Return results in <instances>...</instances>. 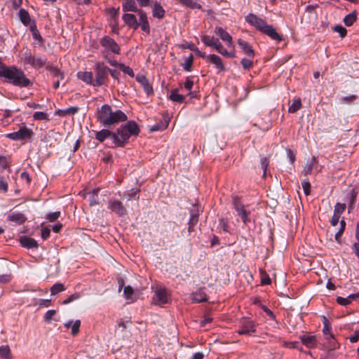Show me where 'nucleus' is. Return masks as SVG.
<instances>
[{"label":"nucleus","instance_id":"1","mask_svg":"<svg viewBox=\"0 0 359 359\" xmlns=\"http://www.w3.org/2000/svg\"><path fill=\"white\" fill-rule=\"evenodd\" d=\"M97 121L105 127H110L127 120L126 114L120 109L113 111L109 104L102 105L96 114Z\"/></svg>","mask_w":359,"mask_h":359},{"label":"nucleus","instance_id":"2","mask_svg":"<svg viewBox=\"0 0 359 359\" xmlns=\"http://www.w3.org/2000/svg\"><path fill=\"white\" fill-rule=\"evenodd\" d=\"M0 76L6 78L11 83L16 86L27 87L31 83L30 80L26 78L24 72L14 66H1Z\"/></svg>","mask_w":359,"mask_h":359},{"label":"nucleus","instance_id":"3","mask_svg":"<svg viewBox=\"0 0 359 359\" xmlns=\"http://www.w3.org/2000/svg\"><path fill=\"white\" fill-rule=\"evenodd\" d=\"M140 128L135 121H128L113 133V140L116 147H123L131 135H137Z\"/></svg>","mask_w":359,"mask_h":359},{"label":"nucleus","instance_id":"4","mask_svg":"<svg viewBox=\"0 0 359 359\" xmlns=\"http://www.w3.org/2000/svg\"><path fill=\"white\" fill-rule=\"evenodd\" d=\"M245 20L250 25L256 27L262 33L269 36L271 39L277 41H281L283 38L280 35L271 25H267L265 20L257 17L256 15L250 13L245 17Z\"/></svg>","mask_w":359,"mask_h":359},{"label":"nucleus","instance_id":"5","mask_svg":"<svg viewBox=\"0 0 359 359\" xmlns=\"http://www.w3.org/2000/svg\"><path fill=\"white\" fill-rule=\"evenodd\" d=\"M233 207L237 212V215L241 217L243 222L247 224L250 222L248 216L250 212L247 209L246 206L243 205L238 196H234L232 201Z\"/></svg>","mask_w":359,"mask_h":359},{"label":"nucleus","instance_id":"6","mask_svg":"<svg viewBox=\"0 0 359 359\" xmlns=\"http://www.w3.org/2000/svg\"><path fill=\"white\" fill-rule=\"evenodd\" d=\"M109 68L103 64H98L96 68L95 80L93 86H100L105 83L107 80Z\"/></svg>","mask_w":359,"mask_h":359},{"label":"nucleus","instance_id":"7","mask_svg":"<svg viewBox=\"0 0 359 359\" xmlns=\"http://www.w3.org/2000/svg\"><path fill=\"white\" fill-rule=\"evenodd\" d=\"M100 43L102 47L105 49V51H111L115 54H120L121 48L112 38L105 36L100 39Z\"/></svg>","mask_w":359,"mask_h":359},{"label":"nucleus","instance_id":"8","mask_svg":"<svg viewBox=\"0 0 359 359\" xmlns=\"http://www.w3.org/2000/svg\"><path fill=\"white\" fill-rule=\"evenodd\" d=\"M32 135V130L24 126L18 131L9 133L6 136L13 140H25L31 138Z\"/></svg>","mask_w":359,"mask_h":359},{"label":"nucleus","instance_id":"9","mask_svg":"<svg viewBox=\"0 0 359 359\" xmlns=\"http://www.w3.org/2000/svg\"><path fill=\"white\" fill-rule=\"evenodd\" d=\"M108 208L118 217H122L127 213L126 208L122 202L116 199H112L109 201Z\"/></svg>","mask_w":359,"mask_h":359},{"label":"nucleus","instance_id":"10","mask_svg":"<svg viewBox=\"0 0 359 359\" xmlns=\"http://www.w3.org/2000/svg\"><path fill=\"white\" fill-rule=\"evenodd\" d=\"M313 170H316L317 172H319L321 170L320 168H318V161L316 156H313L307 161L302 171V174L304 176L307 177L312 173Z\"/></svg>","mask_w":359,"mask_h":359},{"label":"nucleus","instance_id":"11","mask_svg":"<svg viewBox=\"0 0 359 359\" xmlns=\"http://www.w3.org/2000/svg\"><path fill=\"white\" fill-rule=\"evenodd\" d=\"M215 33L219 36V38L226 43L227 46L234 50V45L232 36L222 27H216L215 28Z\"/></svg>","mask_w":359,"mask_h":359},{"label":"nucleus","instance_id":"12","mask_svg":"<svg viewBox=\"0 0 359 359\" xmlns=\"http://www.w3.org/2000/svg\"><path fill=\"white\" fill-rule=\"evenodd\" d=\"M255 332V326L253 321L244 319L241 322V327L238 330L239 334H250Z\"/></svg>","mask_w":359,"mask_h":359},{"label":"nucleus","instance_id":"13","mask_svg":"<svg viewBox=\"0 0 359 359\" xmlns=\"http://www.w3.org/2000/svg\"><path fill=\"white\" fill-rule=\"evenodd\" d=\"M169 296L165 289H158L155 290V296L153 301L155 304L161 305L168 302Z\"/></svg>","mask_w":359,"mask_h":359},{"label":"nucleus","instance_id":"14","mask_svg":"<svg viewBox=\"0 0 359 359\" xmlns=\"http://www.w3.org/2000/svg\"><path fill=\"white\" fill-rule=\"evenodd\" d=\"M25 64L30 65L34 68L42 67L46 64V59L42 57H35L32 55H26L24 58Z\"/></svg>","mask_w":359,"mask_h":359},{"label":"nucleus","instance_id":"15","mask_svg":"<svg viewBox=\"0 0 359 359\" xmlns=\"http://www.w3.org/2000/svg\"><path fill=\"white\" fill-rule=\"evenodd\" d=\"M214 49H215L219 54L222 55L226 57H235L236 53L234 52V50L232 49L231 51H228L226 49H225L223 46V45L221 43L219 40L217 39L214 43L213 46L212 47Z\"/></svg>","mask_w":359,"mask_h":359},{"label":"nucleus","instance_id":"16","mask_svg":"<svg viewBox=\"0 0 359 359\" xmlns=\"http://www.w3.org/2000/svg\"><path fill=\"white\" fill-rule=\"evenodd\" d=\"M214 49H215L219 54L222 55L226 57H235L236 53L234 52V50L232 49L231 51H228L226 49H225L223 46V45L221 43L219 40L217 39L214 43L213 46L212 47Z\"/></svg>","mask_w":359,"mask_h":359},{"label":"nucleus","instance_id":"17","mask_svg":"<svg viewBox=\"0 0 359 359\" xmlns=\"http://www.w3.org/2000/svg\"><path fill=\"white\" fill-rule=\"evenodd\" d=\"M136 81L141 84V86L144 88V92L147 95H149L153 94V93H154L153 88L144 75L137 74L136 76Z\"/></svg>","mask_w":359,"mask_h":359},{"label":"nucleus","instance_id":"18","mask_svg":"<svg viewBox=\"0 0 359 359\" xmlns=\"http://www.w3.org/2000/svg\"><path fill=\"white\" fill-rule=\"evenodd\" d=\"M124 23L130 28L137 29L139 27V23L136 16L131 13H125L122 16Z\"/></svg>","mask_w":359,"mask_h":359},{"label":"nucleus","instance_id":"19","mask_svg":"<svg viewBox=\"0 0 359 359\" xmlns=\"http://www.w3.org/2000/svg\"><path fill=\"white\" fill-rule=\"evenodd\" d=\"M299 339L302 343L309 348H313L317 346V339L314 335H301Z\"/></svg>","mask_w":359,"mask_h":359},{"label":"nucleus","instance_id":"20","mask_svg":"<svg viewBox=\"0 0 359 359\" xmlns=\"http://www.w3.org/2000/svg\"><path fill=\"white\" fill-rule=\"evenodd\" d=\"M139 26L141 27L142 31L147 34L150 33L149 23L147 20V13L144 11H139Z\"/></svg>","mask_w":359,"mask_h":359},{"label":"nucleus","instance_id":"21","mask_svg":"<svg viewBox=\"0 0 359 359\" xmlns=\"http://www.w3.org/2000/svg\"><path fill=\"white\" fill-rule=\"evenodd\" d=\"M206 60H207V61L215 65V67L219 72L224 71L225 69V67L222 62V60L219 56L215 55V54H211V55H208Z\"/></svg>","mask_w":359,"mask_h":359},{"label":"nucleus","instance_id":"22","mask_svg":"<svg viewBox=\"0 0 359 359\" xmlns=\"http://www.w3.org/2000/svg\"><path fill=\"white\" fill-rule=\"evenodd\" d=\"M238 44L241 48L244 53L246 54L249 57H254L255 51L252 47L247 41L239 39L238 40Z\"/></svg>","mask_w":359,"mask_h":359},{"label":"nucleus","instance_id":"23","mask_svg":"<svg viewBox=\"0 0 359 359\" xmlns=\"http://www.w3.org/2000/svg\"><path fill=\"white\" fill-rule=\"evenodd\" d=\"M122 9L124 12H137L139 13V11L141 10L138 8L135 0H124L123 5H122Z\"/></svg>","mask_w":359,"mask_h":359},{"label":"nucleus","instance_id":"24","mask_svg":"<svg viewBox=\"0 0 359 359\" xmlns=\"http://www.w3.org/2000/svg\"><path fill=\"white\" fill-rule=\"evenodd\" d=\"M18 16L20 22L25 26H28L34 20H32L29 13L24 8L19 10Z\"/></svg>","mask_w":359,"mask_h":359},{"label":"nucleus","instance_id":"25","mask_svg":"<svg viewBox=\"0 0 359 359\" xmlns=\"http://www.w3.org/2000/svg\"><path fill=\"white\" fill-rule=\"evenodd\" d=\"M65 327L67 328L71 327V333L73 336H76L79 332V328L81 326V320H76L74 323L72 320H69L65 323Z\"/></svg>","mask_w":359,"mask_h":359},{"label":"nucleus","instance_id":"26","mask_svg":"<svg viewBox=\"0 0 359 359\" xmlns=\"http://www.w3.org/2000/svg\"><path fill=\"white\" fill-rule=\"evenodd\" d=\"M20 242L22 246L27 248H33L38 247L37 242L34 238L27 236H22L20 239Z\"/></svg>","mask_w":359,"mask_h":359},{"label":"nucleus","instance_id":"27","mask_svg":"<svg viewBox=\"0 0 359 359\" xmlns=\"http://www.w3.org/2000/svg\"><path fill=\"white\" fill-rule=\"evenodd\" d=\"M8 219L18 224H22L25 222L27 217L21 212H13L8 216Z\"/></svg>","mask_w":359,"mask_h":359},{"label":"nucleus","instance_id":"28","mask_svg":"<svg viewBox=\"0 0 359 359\" xmlns=\"http://www.w3.org/2000/svg\"><path fill=\"white\" fill-rule=\"evenodd\" d=\"M95 139L100 142H103L107 138L111 137L113 138V133L107 129H102L100 131H95Z\"/></svg>","mask_w":359,"mask_h":359},{"label":"nucleus","instance_id":"29","mask_svg":"<svg viewBox=\"0 0 359 359\" xmlns=\"http://www.w3.org/2000/svg\"><path fill=\"white\" fill-rule=\"evenodd\" d=\"M323 325H324V326L323 328V333L325 339L327 340L332 339L333 341H334V336L331 332L330 324L329 321L325 318H324Z\"/></svg>","mask_w":359,"mask_h":359},{"label":"nucleus","instance_id":"30","mask_svg":"<svg viewBox=\"0 0 359 359\" xmlns=\"http://www.w3.org/2000/svg\"><path fill=\"white\" fill-rule=\"evenodd\" d=\"M165 10L158 2H156L153 8V16L158 19H161L165 15Z\"/></svg>","mask_w":359,"mask_h":359},{"label":"nucleus","instance_id":"31","mask_svg":"<svg viewBox=\"0 0 359 359\" xmlns=\"http://www.w3.org/2000/svg\"><path fill=\"white\" fill-rule=\"evenodd\" d=\"M78 78L88 84H93V74L90 72H79Z\"/></svg>","mask_w":359,"mask_h":359},{"label":"nucleus","instance_id":"32","mask_svg":"<svg viewBox=\"0 0 359 359\" xmlns=\"http://www.w3.org/2000/svg\"><path fill=\"white\" fill-rule=\"evenodd\" d=\"M170 120L167 118H164V121L163 122H161L159 123H156L152 128L150 129L151 131H158V130H163L168 128L169 125Z\"/></svg>","mask_w":359,"mask_h":359},{"label":"nucleus","instance_id":"33","mask_svg":"<svg viewBox=\"0 0 359 359\" xmlns=\"http://www.w3.org/2000/svg\"><path fill=\"white\" fill-rule=\"evenodd\" d=\"M0 357L2 359H12L11 349L8 345L0 346Z\"/></svg>","mask_w":359,"mask_h":359},{"label":"nucleus","instance_id":"34","mask_svg":"<svg viewBox=\"0 0 359 359\" xmlns=\"http://www.w3.org/2000/svg\"><path fill=\"white\" fill-rule=\"evenodd\" d=\"M169 97L172 101L179 103L184 102L185 98L184 95L179 94L177 90H172Z\"/></svg>","mask_w":359,"mask_h":359},{"label":"nucleus","instance_id":"35","mask_svg":"<svg viewBox=\"0 0 359 359\" xmlns=\"http://www.w3.org/2000/svg\"><path fill=\"white\" fill-rule=\"evenodd\" d=\"M46 69L50 72V74L57 79L60 78V79H62L64 78L62 72H61L56 67L48 65L46 67Z\"/></svg>","mask_w":359,"mask_h":359},{"label":"nucleus","instance_id":"36","mask_svg":"<svg viewBox=\"0 0 359 359\" xmlns=\"http://www.w3.org/2000/svg\"><path fill=\"white\" fill-rule=\"evenodd\" d=\"M217 39V38H215L213 36H210L208 35H204L201 37L202 42L206 46H209V47H212Z\"/></svg>","mask_w":359,"mask_h":359},{"label":"nucleus","instance_id":"37","mask_svg":"<svg viewBox=\"0 0 359 359\" xmlns=\"http://www.w3.org/2000/svg\"><path fill=\"white\" fill-rule=\"evenodd\" d=\"M192 300L196 302H203L208 300V297L204 292H195L192 294Z\"/></svg>","mask_w":359,"mask_h":359},{"label":"nucleus","instance_id":"38","mask_svg":"<svg viewBox=\"0 0 359 359\" xmlns=\"http://www.w3.org/2000/svg\"><path fill=\"white\" fill-rule=\"evenodd\" d=\"M50 290L52 295H55L59 292L65 291V287L62 283H57L50 287Z\"/></svg>","mask_w":359,"mask_h":359},{"label":"nucleus","instance_id":"39","mask_svg":"<svg viewBox=\"0 0 359 359\" xmlns=\"http://www.w3.org/2000/svg\"><path fill=\"white\" fill-rule=\"evenodd\" d=\"M357 15L355 12L348 14L344 19V22L346 26H351L356 20Z\"/></svg>","mask_w":359,"mask_h":359},{"label":"nucleus","instance_id":"40","mask_svg":"<svg viewBox=\"0 0 359 359\" xmlns=\"http://www.w3.org/2000/svg\"><path fill=\"white\" fill-rule=\"evenodd\" d=\"M302 107V102L300 99L294 100L292 104L289 107L290 113H295Z\"/></svg>","mask_w":359,"mask_h":359},{"label":"nucleus","instance_id":"41","mask_svg":"<svg viewBox=\"0 0 359 359\" xmlns=\"http://www.w3.org/2000/svg\"><path fill=\"white\" fill-rule=\"evenodd\" d=\"M179 2L187 7L191 8H200L201 6L200 4H198L197 3L194 2L192 0H179Z\"/></svg>","mask_w":359,"mask_h":359},{"label":"nucleus","instance_id":"42","mask_svg":"<svg viewBox=\"0 0 359 359\" xmlns=\"http://www.w3.org/2000/svg\"><path fill=\"white\" fill-rule=\"evenodd\" d=\"M346 207V205L345 203H337L334 206V213L341 216V215L345 211Z\"/></svg>","mask_w":359,"mask_h":359},{"label":"nucleus","instance_id":"43","mask_svg":"<svg viewBox=\"0 0 359 359\" xmlns=\"http://www.w3.org/2000/svg\"><path fill=\"white\" fill-rule=\"evenodd\" d=\"M118 67L120 70H121L125 74L129 75L131 77H134L135 74L133 70L128 66H126L123 64H119Z\"/></svg>","mask_w":359,"mask_h":359},{"label":"nucleus","instance_id":"44","mask_svg":"<svg viewBox=\"0 0 359 359\" xmlns=\"http://www.w3.org/2000/svg\"><path fill=\"white\" fill-rule=\"evenodd\" d=\"M9 168V163L6 156H0V173Z\"/></svg>","mask_w":359,"mask_h":359},{"label":"nucleus","instance_id":"45","mask_svg":"<svg viewBox=\"0 0 359 359\" xmlns=\"http://www.w3.org/2000/svg\"><path fill=\"white\" fill-rule=\"evenodd\" d=\"M352 302H353V299L349 298V296L347 297L346 298L341 297H338L337 298V302L339 304L342 305V306H347V305L350 304Z\"/></svg>","mask_w":359,"mask_h":359},{"label":"nucleus","instance_id":"46","mask_svg":"<svg viewBox=\"0 0 359 359\" xmlns=\"http://www.w3.org/2000/svg\"><path fill=\"white\" fill-rule=\"evenodd\" d=\"M81 297V294L79 292H75L70 296H69L66 299H65L62 302L63 304H69L72 302L79 299Z\"/></svg>","mask_w":359,"mask_h":359},{"label":"nucleus","instance_id":"47","mask_svg":"<svg viewBox=\"0 0 359 359\" xmlns=\"http://www.w3.org/2000/svg\"><path fill=\"white\" fill-rule=\"evenodd\" d=\"M302 188L304 189V194L306 196H308L311 193V184L308 179H305L302 181Z\"/></svg>","mask_w":359,"mask_h":359},{"label":"nucleus","instance_id":"48","mask_svg":"<svg viewBox=\"0 0 359 359\" xmlns=\"http://www.w3.org/2000/svg\"><path fill=\"white\" fill-rule=\"evenodd\" d=\"M33 118L39 121L48 120V114L43 111H36L33 114Z\"/></svg>","mask_w":359,"mask_h":359},{"label":"nucleus","instance_id":"49","mask_svg":"<svg viewBox=\"0 0 359 359\" xmlns=\"http://www.w3.org/2000/svg\"><path fill=\"white\" fill-rule=\"evenodd\" d=\"M60 216V212L56 211V212H50V213L48 214L47 216L46 217V219H48L49 222H53L56 221Z\"/></svg>","mask_w":359,"mask_h":359},{"label":"nucleus","instance_id":"50","mask_svg":"<svg viewBox=\"0 0 359 359\" xmlns=\"http://www.w3.org/2000/svg\"><path fill=\"white\" fill-rule=\"evenodd\" d=\"M346 226V222L344 219H341L340 221V229L339 230L335 233V239L336 241H339V238L341 236Z\"/></svg>","mask_w":359,"mask_h":359},{"label":"nucleus","instance_id":"51","mask_svg":"<svg viewBox=\"0 0 359 359\" xmlns=\"http://www.w3.org/2000/svg\"><path fill=\"white\" fill-rule=\"evenodd\" d=\"M241 63L245 69H249L253 66V62L250 58L242 59Z\"/></svg>","mask_w":359,"mask_h":359},{"label":"nucleus","instance_id":"52","mask_svg":"<svg viewBox=\"0 0 359 359\" xmlns=\"http://www.w3.org/2000/svg\"><path fill=\"white\" fill-rule=\"evenodd\" d=\"M358 195V191L355 189H353L351 191V197H350V205H349V209L353 208V205L355 202L356 197Z\"/></svg>","mask_w":359,"mask_h":359},{"label":"nucleus","instance_id":"53","mask_svg":"<svg viewBox=\"0 0 359 359\" xmlns=\"http://www.w3.org/2000/svg\"><path fill=\"white\" fill-rule=\"evenodd\" d=\"M78 111H79V107H71L66 109L65 110L62 111L61 114L63 116L68 115V114H75L76 113L78 112Z\"/></svg>","mask_w":359,"mask_h":359},{"label":"nucleus","instance_id":"54","mask_svg":"<svg viewBox=\"0 0 359 359\" xmlns=\"http://www.w3.org/2000/svg\"><path fill=\"white\" fill-rule=\"evenodd\" d=\"M334 30L336 32H338L339 34V36L341 37V38H344L346 34H347V31L346 29L342 27L341 25H337L334 27Z\"/></svg>","mask_w":359,"mask_h":359},{"label":"nucleus","instance_id":"55","mask_svg":"<svg viewBox=\"0 0 359 359\" xmlns=\"http://www.w3.org/2000/svg\"><path fill=\"white\" fill-rule=\"evenodd\" d=\"M269 163V160L268 159L267 157H263L261 159V165H262V168L264 170V174H263V177H265V176H266V170H267Z\"/></svg>","mask_w":359,"mask_h":359},{"label":"nucleus","instance_id":"56","mask_svg":"<svg viewBox=\"0 0 359 359\" xmlns=\"http://www.w3.org/2000/svg\"><path fill=\"white\" fill-rule=\"evenodd\" d=\"M123 293H124L126 299H129L131 297V296L133 294L134 290L132 287L128 285V286L125 287V288L123 290Z\"/></svg>","mask_w":359,"mask_h":359},{"label":"nucleus","instance_id":"57","mask_svg":"<svg viewBox=\"0 0 359 359\" xmlns=\"http://www.w3.org/2000/svg\"><path fill=\"white\" fill-rule=\"evenodd\" d=\"M192 63H193V55H191L185 61V63L184 65V70H186L187 72L190 71Z\"/></svg>","mask_w":359,"mask_h":359},{"label":"nucleus","instance_id":"58","mask_svg":"<svg viewBox=\"0 0 359 359\" xmlns=\"http://www.w3.org/2000/svg\"><path fill=\"white\" fill-rule=\"evenodd\" d=\"M126 196H127L128 200H130L132 198H138L139 196H137V191L135 189L130 190L128 193L125 194Z\"/></svg>","mask_w":359,"mask_h":359},{"label":"nucleus","instance_id":"59","mask_svg":"<svg viewBox=\"0 0 359 359\" xmlns=\"http://www.w3.org/2000/svg\"><path fill=\"white\" fill-rule=\"evenodd\" d=\"M55 310H48L44 316V320L47 322L50 321L52 318L55 315Z\"/></svg>","mask_w":359,"mask_h":359},{"label":"nucleus","instance_id":"60","mask_svg":"<svg viewBox=\"0 0 359 359\" xmlns=\"http://www.w3.org/2000/svg\"><path fill=\"white\" fill-rule=\"evenodd\" d=\"M284 346L285 347H289L290 348H297L301 351V349L299 348V342L298 341L285 342Z\"/></svg>","mask_w":359,"mask_h":359},{"label":"nucleus","instance_id":"61","mask_svg":"<svg viewBox=\"0 0 359 359\" xmlns=\"http://www.w3.org/2000/svg\"><path fill=\"white\" fill-rule=\"evenodd\" d=\"M8 183L4 180L2 177L0 178V191H3L4 192H7L8 191Z\"/></svg>","mask_w":359,"mask_h":359},{"label":"nucleus","instance_id":"62","mask_svg":"<svg viewBox=\"0 0 359 359\" xmlns=\"http://www.w3.org/2000/svg\"><path fill=\"white\" fill-rule=\"evenodd\" d=\"M50 230L48 228H43L41 230V237L43 240L47 239L50 236Z\"/></svg>","mask_w":359,"mask_h":359},{"label":"nucleus","instance_id":"63","mask_svg":"<svg viewBox=\"0 0 359 359\" xmlns=\"http://www.w3.org/2000/svg\"><path fill=\"white\" fill-rule=\"evenodd\" d=\"M262 309L271 319H276V316L271 310H270L265 306H262Z\"/></svg>","mask_w":359,"mask_h":359},{"label":"nucleus","instance_id":"64","mask_svg":"<svg viewBox=\"0 0 359 359\" xmlns=\"http://www.w3.org/2000/svg\"><path fill=\"white\" fill-rule=\"evenodd\" d=\"M349 339L351 343L357 342L359 340V330H356Z\"/></svg>","mask_w":359,"mask_h":359}]
</instances>
